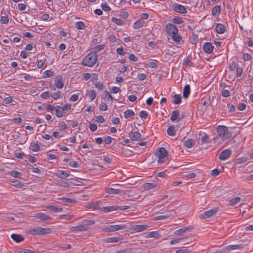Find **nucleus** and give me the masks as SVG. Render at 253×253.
Returning a JSON list of instances; mask_svg holds the SVG:
<instances>
[{
    "mask_svg": "<svg viewBox=\"0 0 253 253\" xmlns=\"http://www.w3.org/2000/svg\"><path fill=\"white\" fill-rule=\"evenodd\" d=\"M157 184L154 183H146L143 185V188L145 190H147L155 188Z\"/></svg>",
    "mask_w": 253,
    "mask_h": 253,
    "instance_id": "c756f323",
    "label": "nucleus"
},
{
    "mask_svg": "<svg viewBox=\"0 0 253 253\" xmlns=\"http://www.w3.org/2000/svg\"><path fill=\"white\" fill-rule=\"evenodd\" d=\"M112 21L118 25H121L124 24V22L123 20L117 19L115 17H113L112 18Z\"/></svg>",
    "mask_w": 253,
    "mask_h": 253,
    "instance_id": "49530a36",
    "label": "nucleus"
},
{
    "mask_svg": "<svg viewBox=\"0 0 253 253\" xmlns=\"http://www.w3.org/2000/svg\"><path fill=\"white\" fill-rule=\"evenodd\" d=\"M181 97L179 95H174L173 96V103L178 104L181 102Z\"/></svg>",
    "mask_w": 253,
    "mask_h": 253,
    "instance_id": "58836bf2",
    "label": "nucleus"
},
{
    "mask_svg": "<svg viewBox=\"0 0 253 253\" xmlns=\"http://www.w3.org/2000/svg\"><path fill=\"white\" fill-rule=\"evenodd\" d=\"M171 37H172L173 40L174 42H175L176 43L179 44L180 41L181 40V37L180 35H179L177 34H174V36H171Z\"/></svg>",
    "mask_w": 253,
    "mask_h": 253,
    "instance_id": "ea45409f",
    "label": "nucleus"
},
{
    "mask_svg": "<svg viewBox=\"0 0 253 253\" xmlns=\"http://www.w3.org/2000/svg\"><path fill=\"white\" fill-rule=\"evenodd\" d=\"M180 115L179 111L177 110H174L172 112L171 116L170 117V120L172 121H174L176 120L178 121V118Z\"/></svg>",
    "mask_w": 253,
    "mask_h": 253,
    "instance_id": "cd10ccee",
    "label": "nucleus"
},
{
    "mask_svg": "<svg viewBox=\"0 0 253 253\" xmlns=\"http://www.w3.org/2000/svg\"><path fill=\"white\" fill-rule=\"evenodd\" d=\"M173 9L178 13L184 14L187 12L185 6L178 4H175L173 6Z\"/></svg>",
    "mask_w": 253,
    "mask_h": 253,
    "instance_id": "9d476101",
    "label": "nucleus"
},
{
    "mask_svg": "<svg viewBox=\"0 0 253 253\" xmlns=\"http://www.w3.org/2000/svg\"><path fill=\"white\" fill-rule=\"evenodd\" d=\"M61 108L63 109V110L64 111H68L71 109V106L69 104H67L64 105L63 107H61Z\"/></svg>",
    "mask_w": 253,
    "mask_h": 253,
    "instance_id": "774afa93",
    "label": "nucleus"
},
{
    "mask_svg": "<svg viewBox=\"0 0 253 253\" xmlns=\"http://www.w3.org/2000/svg\"><path fill=\"white\" fill-rule=\"evenodd\" d=\"M188 230V227H185L183 228H181L180 229L177 230L174 232L175 234H181L183 233H185L186 231Z\"/></svg>",
    "mask_w": 253,
    "mask_h": 253,
    "instance_id": "c03bdc74",
    "label": "nucleus"
},
{
    "mask_svg": "<svg viewBox=\"0 0 253 253\" xmlns=\"http://www.w3.org/2000/svg\"><path fill=\"white\" fill-rule=\"evenodd\" d=\"M190 251L188 249L186 248H182L180 249H179L176 251V253H189Z\"/></svg>",
    "mask_w": 253,
    "mask_h": 253,
    "instance_id": "603ef678",
    "label": "nucleus"
},
{
    "mask_svg": "<svg viewBox=\"0 0 253 253\" xmlns=\"http://www.w3.org/2000/svg\"><path fill=\"white\" fill-rule=\"evenodd\" d=\"M209 136L205 133H203V135L201 138V142L202 144L203 143H209Z\"/></svg>",
    "mask_w": 253,
    "mask_h": 253,
    "instance_id": "c9c22d12",
    "label": "nucleus"
},
{
    "mask_svg": "<svg viewBox=\"0 0 253 253\" xmlns=\"http://www.w3.org/2000/svg\"><path fill=\"white\" fill-rule=\"evenodd\" d=\"M167 134L169 136H171L175 135L176 131L175 130V127L174 126L172 125L167 129Z\"/></svg>",
    "mask_w": 253,
    "mask_h": 253,
    "instance_id": "bb28decb",
    "label": "nucleus"
},
{
    "mask_svg": "<svg viewBox=\"0 0 253 253\" xmlns=\"http://www.w3.org/2000/svg\"><path fill=\"white\" fill-rule=\"evenodd\" d=\"M89 128L91 131L93 132L97 129V126L94 123H89Z\"/></svg>",
    "mask_w": 253,
    "mask_h": 253,
    "instance_id": "5fc2aeb1",
    "label": "nucleus"
},
{
    "mask_svg": "<svg viewBox=\"0 0 253 253\" xmlns=\"http://www.w3.org/2000/svg\"><path fill=\"white\" fill-rule=\"evenodd\" d=\"M63 84L62 78L61 76H58L55 78V85L57 88L59 89L62 88Z\"/></svg>",
    "mask_w": 253,
    "mask_h": 253,
    "instance_id": "ddd939ff",
    "label": "nucleus"
},
{
    "mask_svg": "<svg viewBox=\"0 0 253 253\" xmlns=\"http://www.w3.org/2000/svg\"><path fill=\"white\" fill-rule=\"evenodd\" d=\"M40 96L43 99H47L50 97L49 92L48 91H45L42 93Z\"/></svg>",
    "mask_w": 253,
    "mask_h": 253,
    "instance_id": "864d4df0",
    "label": "nucleus"
},
{
    "mask_svg": "<svg viewBox=\"0 0 253 253\" xmlns=\"http://www.w3.org/2000/svg\"><path fill=\"white\" fill-rule=\"evenodd\" d=\"M148 228V226L147 225H132L129 227V229L130 231H132L135 232H139L146 230Z\"/></svg>",
    "mask_w": 253,
    "mask_h": 253,
    "instance_id": "423d86ee",
    "label": "nucleus"
},
{
    "mask_svg": "<svg viewBox=\"0 0 253 253\" xmlns=\"http://www.w3.org/2000/svg\"><path fill=\"white\" fill-rule=\"evenodd\" d=\"M216 31L219 34H223L225 31L224 26L220 23L217 24L216 26Z\"/></svg>",
    "mask_w": 253,
    "mask_h": 253,
    "instance_id": "a878e982",
    "label": "nucleus"
},
{
    "mask_svg": "<svg viewBox=\"0 0 253 253\" xmlns=\"http://www.w3.org/2000/svg\"><path fill=\"white\" fill-rule=\"evenodd\" d=\"M11 176L15 178H20L22 174L17 171H12L10 172Z\"/></svg>",
    "mask_w": 253,
    "mask_h": 253,
    "instance_id": "79ce46f5",
    "label": "nucleus"
},
{
    "mask_svg": "<svg viewBox=\"0 0 253 253\" xmlns=\"http://www.w3.org/2000/svg\"><path fill=\"white\" fill-rule=\"evenodd\" d=\"M95 221L93 220H84L83 221V226L86 229V231L90 228V226L93 225Z\"/></svg>",
    "mask_w": 253,
    "mask_h": 253,
    "instance_id": "4468645a",
    "label": "nucleus"
},
{
    "mask_svg": "<svg viewBox=\"0 0 253 253\" xmlns=\"http://www.w3.org/2000/svg\"><path fill=\"white\" fill-rule=\"evenodd\" d=\"M64 203H74L76 202V200L74 199L67 198V197H62L60 199Z\"/></svg>",
    "mask_w": 253,
    "mask_h": 253,
    "instance_id": "a19ab883",
    "label": "nucleus"
},
{
    "mask_svg": "<svg viewBox=\"0 0 253 253\" xmlns=\"http://www.w3.org/2000/svg\"><path fill=\"white\" fill-rule=\"evenodd\" d=\"M51 96H52V98H53L55 100L60 98V97H61L60 94L59 92H54V93H52L51 95Z\"/></svg>",
    "mask_w": 253,
    "mask_h": 253,
    "instance_id": "69168bd1",
    "label": "nucleus"
},
{
    "mask_svg": "<svg viewBox=\"0 0 253 253\" xmlns=\"http://www.w3.org/2000/svg\"><path fill=\"white\" fill-rule=\"evenodd\" d=\"M158 156V163H163L168 159V152L163 147H161L158 150L157 153Z\"/></svg>",
    "mask_w": 253,
    "mask_h": 253,
    "instance_id": "7ed1b4c3",
    "label": "nucleus"
},
{
    "mask_svg": "<svg viewBox=\"0 0 253 253\" xmlns=\"http://www.w3.org/2000/svg\"><path fill=\"white\" fill-rule=\"evenodd\" d=\"M70 230L72 232L74 231H86V229L84 227L82 224L77 226L71 227L69 228Z\"/></svg>",
    "mask_w": 253,
    "mask_h": 253,
    "instance_id": "a211bd4d",
    "label": "nucleus"
},
{
    "mask_svg": "<svg viewBox=\"0 0 253 253\" xmlns=\"http://www.w3.org/2000/svg\"><path fill=\"white\" fill-rule=\"evenodd\" d=\"M231 155V150L226 149L222 151L219 154V158L222 160H225L228 159Z\"/></svg>",
    "mask_w": 253,
    "mask_h": 253,
    "instance_id": "6e6552de",
    "label": "nucleus"
},
{
    "mask_svg": "<svg viewBox=\"0 0 253 253\" xmlns=\"http://www.w3.org/2000/svg\"><path fill=\"white\" fill-rule=\"evenodd\" d=\"M247 160V159L245 157L239 158L236 160V163L237 164H240L245 163Z\"/></svg>",
    "mask_w": 253,
    "mask_h": 253,
    "instance_id": "09e8293b",
    "label": "nucleus"
},
{
    "mask_svg": "<svg viewBox=\"0 0 253 253\" xmlns=\"http://www.w3.org/2000/svg\"><path fill=\"white\" fill-rule=\"evenodd\" d=\"M51 229L49 228H43L37 227L30 229L29 233L32 235H45L50 233Z\"/></svg>",
    "mask_w": 253,
    "mask_h": 253,
    "instance_id": "20e7f679",
    "label": "nucleus"
},
{
    "mask_svg": "<svg viewBox=\"0 0 253 253\" xmlns=\"http://www.w3.org/2000/svg\"><path fill=\"white\" fill-rule=\"evenodd\" d=\"M221 12V7L219 5L214 6L212 10V14L213 16L219 15Z\"/></svg>",
    "mask_w": 253,
    "mask_h": 253,
    "instance_id": "c85d7f7f",
    "label": "nucleus"
},
{
    "mask_svg": "<svg viewBox=\"0 0 253 253\" xmlns=\"http://www.w3.org/2000/svg\"><path fill=\"white\" fill-rule=\"evenodd\" d=\"M118 210L117 206L103 207L101 211L104 213H107L113 211Z\"/></svg>",
    "mask_w": 253,
    "mask_h": 253,
    "instance_id": "f3484780",
    "label": "nucleus"
},
{
    "mask_svg": "<svg viewBox=\"0 0 253 253\" xmlns=\"http://www.w3.org/2000/svg\"><path fill=\"white\" fill-rule=\"evenodd\" d=\"M184 240V238H178V239H174V240H172L171 242H170V244L171 245L172 244H176V243H179L181 241H182L183 240Z\"/></svg>",
    "mask_w": 253,
    "mask_h": 253,
    "instance_id": "0e129e2a",
    "label": "nucleus"
},
{
    "mask_svg": "<svg viewBox=\"0 0 253 253\" xmlns=\"http://www.w3.org/2000/svg\"><path fill=\"white\" fill-rule=\"evenodd\" d=\"M86 95L90 98L91 101H92L96 97V93L94 90H91L87 92Z\"/></svg>",
    "mask_w": 253,
    "mask_h": 253,
    "instance_id": "2f4dec72",
    "label": "nucleus"
},
{
    "mask_svg": "<svg viewBox=\"0 0 253 253\" xmlns=\"http://www.w3.org/2000/svg\"><path fill=\"white\" fill-rule=\"evenodd\" d=\"M172 22L176 24H181L183 22V20L181 17H176L172 19Z\"/></svg>",
    "mask_w": 253,
    "mask_h": 253,
    "instance_id": "de8ad7c7",
    "label": "nucleus"
},
{
    "mask_svg": "<svg viewBox=\"0 0 253 253\" xmlns=\"http://www.w3.org/2000/svg\"><path fill=\"white\" fill-rule=\"evenodd\" d=\"M139 116L141 118H146L148 116V113L146 111H141L139 112Z\"/></svg>",
    "mask_w": 253,
    "mask_h": 253,
    "instance_id": "bf43d9fd",
    "label": "nucleus"
},
{
    "mask_svg": "<svg viewBox=\"0 0 253 253\" xmlns=\"http://www.w3.org/2000/svg\"><path fill=\"white\" fill-rule=\"evenodd\" d=\"M120 240L119 237H108L104 239V241L107 243H113L119 242Z\"/></svg>",
    "mask_w": 253,
    "mask_h": 253,
    "instance_id": "412c9836",
    "label": "nucleus"
},
{
    "mask_svg": "<svg viewBox=\"0 0 253 253\" xmlns=\"http://www.w3.org/2000/svg\"><path fill=\"white\" fill-rule=\"evenodd\" d=\"M121 191L120 189H116L112 188H108L105 189V192L108 194H119Z\"/></svg>",
    "mask_w": 253,
    "mask_h": 253,
    "instance_id": "7c9ffc66",
    "label": "nucleus"
},
{
    "mask_svg": "<svg viewBox=\"0 0 253 253\" xmlns=\"http://www.w3.org/2000/svg\"><path fill=\"white\" fill-rule=\"evenodd\" d=\"M34 217L42 221H47L51 219L50 217L43 213H37Z\"/></svg>",
    "mask_w": 253,
    "mask_h": 253,
    "instance_id": "f8f14e48",
    "label": "nucleus"
},
{
    "mask_svg": "<svg viewBox=\"0 0 253 253\" xmlns=\"http://www.w3.org/2000/svg\"><path fill=\"white\" fill-rule=\"evenodd\" d=\"M43 75L46 78L50 77L53 75V72L49 70H46L43 72Z\"/></svg>",
    "mask_w": 253,
    "mask_h": 253,
    "instance_id": "8fccbe9b",
    "label": "nucleus"
},
{
    "mask_svg": "<svg viewBox=\"0 0 253 253\" xmlns=\"http://www.w3.org/2000/svg\"><path fill=\"white\" fill-rule=\"evenodd\" d=\"M104 45L103 44L97 45L94 47V52L96 53V52H99L104 49Z\"/></svg>",
    "mask_w": 253,
    "mask_h": 253,
    "instance_id": "a18cd8bd",
    "label": "nucleus"
},
{
    "mask_svg": "<svg viewBox=\"0 0 253 253\" xmlns=\"http://www.w3.org/2000/svg\"><path fill=\"white\" fill-rule=\"evenodd\" d=\"M160 237V235L157 231H153L147 233L146 235V238H154L158 239Z\"/></svg>",
    "mask_w": 253,
    "mask_h": 253,
    "instance_id": "5701e85b",
    "label": "nucleus"
},
{
    "mask_svg": "<svg viewBox=\"0 0 253 253\" xmlns=\"http://www.w3.org/2000/svg\"><path fill=\"white\" fill-rule=\"evenodd\" d=\"M166 30L169 36H174V34H178V29L177 27L170 23H168L166 25Z\"/></svg>",
    "mask_w": 253,
    "mask_h": 253,
    "instance_id": "39448f33",
    "label": "nucleus"
},
{
    "mask_svg": "<svg viewBox=\"0 0 253 253\" xmlns=\"http://www.w3.org/2000/svg\"><path fill=\"white\" fill-rule=\"evenodd\" d=\"M76 28L79 30H83L85 28L84 24L82 21L77 22L75 24Z\"/></svg>",
    "mask_w": 253,
    "mask_h": 253,
    "instance_id": "4c0bfd02",
    "label": "nucleus"
},
{
    "mask_svg": "<svg viewBox=\"0 0 253 253\" xmlns=\"http://www.w3.org/2000/svg\"><path fill=\"white\" fill-rule=\"evenodd\" d=\"M97 59V55L95 52L89 53L83 60L82 64L89 67L93 66Z\"/></svg>",
    "mask_w": 253,
    "mask_h": 253,
    "instance_id": "f257e3e1",
    "label": "nucleus"
},
{
    "mask_svg": "<svg viewBox=\"0 0 253 253\" xmlns=\"http://www.w3.org/2000/svg\"><path fill=\"white\" fill-rule=\"evenodd\" d=\"M134 114L135 113L132 110L128 109L126 110L124 112V117L126 118H127L128 117L133 116Z\"/></svg>",
    "mask_w": 253,
    "mask_h": 253,
    "instance_id": "72a5a7b5",
    "label": "nucleus"
},
{
    "mask_svg": "<svg viewBox=\"0 0 253 253\" xmlns=\"http://www.w3.org/2000/svg\"><path fill=\"white\" fill-rule=\"evenodd\" d=\"M31 150L35 152H37L40 150V146L37 143H34L31 145Z\"/></svg>",
    "mask_w": 253,
    "mask_h": 253,
    "instance_id": "37998d69",
    "label": "nucleus"
},
{
    "mask_svg": "<svg viewBox=\"0 0 253 253\" xmlns=\"http://www.w3.org/2000/svg\"><path fill=\"white\" fill-rule=\"evenodd\" d=\"M11 238L16 242H20L24 240V238L19 234H12L11 235Z\"/></svg>",
    "mask_w": 253,
    "mask_h": 253,
    "instance_id": "aec40b11",
    "label": "nucleus"
},
{
    "mask_svg": "<svg viewBox=\"0 0 253 253\" xmlns=\"http://www.w3.org/2000/svg\"><path fill=\"white\" fill-rule=\"evenodd\" d=\"M46 208L48 209L52 210L53 211H54L56 213L60 212L62 211L63 210L62 208L61 207H56V206H52V205L47 206L46 207Z\"/></svg>",
    "mask_w": 253,
    "mask_h": 253,
    "instance_id": "393cba45",
    "label": "nucleus"
},
{
    "mask_svg": "<svg viewBox=\"0 0 253 253\" xmlns=\"http://www.w3.org/2000/svg\"><path fill=\"white\" fill-rule=\"evenodd\" d=\"M190 93V85L187 84L186 85L184 88L183 96L185 99L187 98Z\"/></svg>",
    "mask_w": 253,
    "mask_h": 253,
    "instance_id": "4be33fe9",
    "label": "nucleus"
},
{
    "mask_svg": "<svg viewBox=\"0 0 253 253\" xmlns=\"http://www.w3.org/2000/svg\"><path fill=\"white\" fill-rule=\"evenodd\" d=\"M0 21L3 24H7L9 22V19L7 16H1Z\"/></svg>",
    "mask_w": 253,
    "mask_h": 253,
    "instance_id": "13d9d810",
    "label": "nucleus"
},
{
    "mask_svg": "<svg viewBox=\"0 0 253 253\" xmlns=\"http://www.w3.org/2000/svg\"><path fill=\"white\" fill-rule=\"evenodd\" d=\"M55 110L56 116L57 117L60 118L64 115V111L61 108V106H56L55 107Z\"/></svg>",
    "mask_w": 253,
    "mask_h": 253,
    "instance_id": "2eb2a0df",
    "label": "nucleus"
},
{
    "mask_svg": "<svg viewBox=\"0 0 253 253\" xmlns=\"http://www.w3.org/2000/svg\"><path fill=\"white\" fill-rule=\"evenodd\" d=\"M11 185L16 188H22L24 186V184L21 183L18 180H15L12 182Z\"/></svg>",
    "mask_w": 253,
    "mask_h": 253,
    "instance_id": "f704fd0d",
    "label": "nucleus"
},
{
    "mask_svg": "<svg viewBox=\"0 0 253 253\" xmlns=\"http://www.w3.org/2000/svg\"><path fill=\"white\" fill-rule=\"evenodd\" d=\"M141 137L140 133L138 131H135L132 133L130 135V137L131 139L133 141H137Z\"/></svg>",
    "mask_w": 253,
    "mask_h": 253,
    "instance_id": "b1692460",
    "label": "nucleus"
},
{
    "mask_svg": "<svg viewBox=\"0 0 253 253\" xmlns=\"http://www.w3.org/2000/svg\"><path fill=\"white\" fill-rule=\"evenodd\" d=\"M169 217V215H161L154 217V220L155 221L159 220L165 219Z\"/></svg>",
    "mask_w": 253,
    "mask_h": 253,
    "instance_id": "6e6d98bb",
    "label": "nucleus"
},
{
    "mask_svg": "<svg viewBox=\"0 0 253 253\" xmlns=\"http://www.w3.org/2000/svg\"><path fill=\"white\" fill-rule=\"evenodd\" d=\"M184 145L187 148H190L192 147V140L189 139L184 143Z\"/></svg>",
    "mask_w": 253,
    "mask_h": 253,
    "instance_id": "3c124183",
    "label": "nucleus"
},
{
    "mask_svg": "<svg viewBox=\"0 0 253 253\" xmlns=\"http://www.w3.org/2000/svg\"><path fill=\"white\" fill-rule=\"evenodd\" d=\"M95 86L99 90H102L103 89V84L100 82L95 83Z\"/></svg>",
    "mask_w": 253,
    "mask_h": 253,
    "instance_id": "052dcab7",
    "label": "nucleus"
},
{
    "mask_svg": "<svg viewBox=\"0 0 253 253\" xmlns=\"http://www.w3.org/2000/svg\"><path fill=\"white\" fill-rule=\"evenodd\" d=\"M144 22L140 20H137L136 21L133 25V27L135 29H138L142 27L143 25Z\"/></svg>",
    "mask_w": 253,
    "mask_h": 253,
    "instance_id": "e433bc0d",
    "label": "nucleus"
},
{
    "mask_svg": "<svg viewBox=\"0 0 253 253\" xmlns=\"http://www.w3.org/2000/svg\"><path fill=\"white\" fill-rule=\"evenodd\" d=\"M214 46L209 42L205 43L203 47V51L207 54L211 53L212 52Z\"/></svg>",
    "mask_w": 253,
    "mask_h": 253,
    "instance_id": "9b49d317",
    "label": "nucleus"
},
{
    "mask_svg": "<svg viewBox=\"0 0 253 253\" xmlns=\"http://www.w3.org/2000/svg\"><path fill=\"white\" fill-rule=\"evenodd\" d=\"M243 72V69L241 67H237L236 69V76L237 77H240L242 75Z\"/></svg>",
    "mask_w": 253,
    "mask_h": 253,
    "instance_id": "e2e57ef3",
    "label": "nucleus"
},
{
    "mask_svg": "<svg viewBox=\"0 0 253 253\" xmlns=\"http://www.w3.org/2000/svg\"><path fill=\"white\" fill-rule=\"evenodd\" d=\"M220 173L219 169H215L211 171V175L213 177H215L218 175Z\"/></svg>",
    "mask_w": 253,
    "mask_h": 253,
    "instance_id": "680f3d73",
    "label": "nucleus"
},
{
    "mask_svg": "<svg viewBox=\"0 0 253 253\" xmlns=\"http://www.w3.org/2000/svg\"><path fill=\"white\" fill-rule=\"evenodd\" d=\"M55 175L59 178L65 179L66 177L69 176L68 173L65 171L58 170L55 174Z\"/></svg>",
    "mask_w": 253,
    "mask_h": 253,
    "instance_id": "6ab92c4d",
    "label": "nucleus"
},
{
    "mask_svg": "<svg viewBox=\"0 0 253 253\" xmlns=\"http://www.w3.org/2000/svg\"><path fill=\"white\" fill-rule=\"evenodd\" d=\"M217 131L222 140H226L230 138L232 134L228 131L227 127L225 126H218L217 127Z\"/></svg>",
    "mask_w": 253,
    "mask_h": 253,
    "instance_id": "f03ea898",
    "label": "nucleus"
},
{
    "mask_svg": "<svg viewBox=\"0 0 253 253\" xmlns=\"http://www.w3.org/2000/svg\"><path fill=\"white\" fill-rule=\"evenodd\" d=\"M101 7L104 11H109L111 10L110 7L106 3L102 4Z\"/></svg>",
    "mask_w": 253,
    "mask_h": 253,
    "instance_id": "4d7b16f0",
    "label": "nucleus"
},
{
    "mask_svg": "<svg viewBox=\"0 0 253 253\" xmlns=\"http://www.w3.org/2000/svg\"><path fill=\"white\" fill-rule=\"evenodd\" d=\"M241 200V198L239 197H236L232 198L231 200L229 201V204L231 206H234L237 203H239Z\"/></svg>",
    "mask_w": 253,
    "mask_h": 253,
    "instance_id": "473e14b6",
    "label": "nucleus"
},
{
    "mask_svg": "<svg viewBox=\"0 0 253 253\" xmlns=\"http://www.w3.org/2000/svg\"><path fill=\"white\" fill-rule=\"evenodd\" d=\"M243 248V246L242 244L239 245H228L225 247L223 250H231L235 249H241Z\"/></svg>",
    "mask_w": 253,
    "mask_h": 253,
    "instance_id": "dca6fc26",
    "label": "nucleus"
},
{
    "mask_svg": "<svg viewBox=\"0 0 253 253\" xmlns=\"http://www.w3.org/2000/svg\"><path fill=\"white\" fill-rule=\"evenodd\" d=\"M217 209H211L206 211L200 215L202 218L205 219L206 218H210L211 216L215 214L217 212Z\"/></svg>",
    "mask_w": 253,
    "mask_h": 253,
    "instance_id": "0eeeda50",
    "label": "nucleus"
},
{
    "mask_svg": "<svg viewBox=\"0 0 253 253\" xmlns=\"http://www.w3.org/2000/svg\"><path fill=\"white\" fill-rule=\"evenodd\" d=\"M126 228V226L124 224L120 225H109V232H114Z\"/></svg>",
    "mask_w": 253,
    "mask_h": 253,
    "instance_id": "1a4fd4ad",
    "label": "nucleus"
},
{
    "mask_svg": "<svg viewBox=\"0 0 253 253\" xmlns=\"http://www.w3.org/2000/svg\"><path fill=\"white\" fill-rule=\"evenodd\" d=\"M129 59L133 62H136L138 61V58L134 55V54H131L129 56Z\"/></svg>",
    "mask_w": 253,
    "mask_h": 253,
    "instance_id": "338daca9",
    "label": "nucleus"
}]
</instances>
